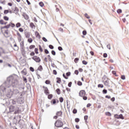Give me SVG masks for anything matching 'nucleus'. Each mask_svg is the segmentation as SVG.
<instances>
[{"label":"nucleus","mask_w":129,"mask_h":129,"mask_svg":"<svg viewBox=\"0 0 129 129\" xmlns=\"http://www.w3.org/2000/svg\"><path fill=\"white\" fill-rule=\"evenodd\" d=\"M10 91L13 92V94L15 95H18V94H20V91L17 89H13V90L12 89H10Z\"/></svg>","instance_id":"3"},{"label":"nucleus","mask_w":129,"mask_h":129,"mask_svg":"<svg viewBox=\"0 0 129 129\" xmlns=\"http://www.w3.org/2000/svg\"><path fill=\"white\" fill-rule=\"evenodd\" d=\"M39 51L41 52H43V48H42V46H41V45H38Z\"/></svg>","instance_id":"46"},{"label":"nucleus","mask_w":129,"mask_h":129,"mask_svg":"<svg viewBox=\"0 0 129 129\" xmlns=\"http://www.w3.org/2000/svg\"><path fill=\"white\" fill-rule=\"evenodd\" d=\"M84 16L85 18H86V19H90V16H88V14L87 13H85Z\"/></svg>","instance_id":"40"},{"label":"nucleus","mask_w":129,"mask_h":129,"mask_svg":"<svg viewBox=\"0 0 129 129\" xmlns=\"http://www.w3.org/2000/svg\"><path fill=\"white\" fill-rule=\"evenodd\" d=\"M42 88L44 89V93L46 95H48V94H50V92H49V89L48 87H45V86H43Z\"/></svg>","instance_id":"5"},{"label":"nucleus","mask_w":129,"mask_h":129,"mask_svg":"<svg viewBox=\"0 0 129 129\" xmlns=\"http://www.w3.org/2000/svg\"><path fill=\"white\" fill-rule=\"evenodd\" d=\"M39 49H38V48H35L34 49V52L35 53V54H39V51H38Z\"/></svg>","instance_id":"45"},{"label":"nucleus","mask_w":129,"mask_h":129,"mask_svg":"<svg viewBox=\"0 0 129 129\" xmlns=\"http://www.w3.org/2000/svg\"><path fill=\"white\" fill-rule=\"evenodd\" d=\"M56 92L57 94H58V95H60V94H61V91L60 90V89L59 88H57L56 90Z\"/></svg>","instance_id":"24"},{"label":"nucleus","mask_w":129,"mask_h":129,"mask_svg":"<svg viewBox=\"0 0 129 129\" xmlns=\"http://www.w3.org/2000/svg\"><path fill=\"white\" fill-rule=\"evenodd\" d=\"M14 114H17V113H19L20 112V110L19 109V108H16L15 110Z\"/></svg>","instance_id":"22"},{"label":"nucleus","mask_w":129,"mask_h":129,"mask_svg":"<svg viewBox=\"0 0 129 129\" xmlns=\"http://www.w3.org/2000/svg\"><path fill=\"white\" fill-rule=\"evenodd\" d=\"M48 95V99H50V100H51V99H52V98H53V95L52 94H48L47 95Z\"/></svg>","instance_id":"26"},{"label":"nucleus","mask_w":129,"mask_h":129,"mask_svg":"<svg viewBox=\"0 0 129 129\" xmlns=\"http://www.w3.org/2000/svg\"><path fill=\"white\" fill-rule=\"evenodd\" d=\"M11 27V24H8L7 25L5 26L4 27H2L1 28V30L4 29H9Z\"/></svg>","instance_id":"15"},{"label":"nucleus","mask_w":129,"mask_h":129,"mask_svg":"<svg viewBox=\"0 0 129 129\" xmlns=\"http://www.w3.org/2000/svg\"><path fill=\"white\" fill-rule=\"evenodd\" d=\"M102 83H104V85L105 86H108L109 87H110V86L109 85V81H108V79L104 81V80L102 81Z\"/></svg>","instance_id":"9"},{"label":"nucleus","mask_w":129,"mask_h":129,"mask_svg":"<svg viewBox=\"0 0 129 129\" xmlns=\"http://www.w3.org/2000/svg\"><path fill=\"white\" fill-rule=\"evenodd\" d=\"M19 84V81L18 80L15 79V78L11 75L7 78L6 81L0 86V93L2 92H5L7 88H10V87H17V85Z\"/></svg>","instance_id":"1"},{"label":"nucleus","mask_w":129,"mask_h":129,"mask_svg":"<svg viewBox=\"0 0 129 129\" xmlns=\"http://www.w3.org/2000/svg\"><path fill=\"white\" fill-rule=\"evenodd\" d=\"M22 16L25 20H29V16H28L26 13L23 14Z\"/></svg>","instance_id":"17"},{"label":"nucleus","mask_w":129,"mask_h":129,"mask_svg":"<svg viewBox=\"0 0 129 129\" xmlns=\"http://www.w3.org/2000/svg\"><path fill=\"white\" fill-rule=\"evenodd\" d=\"M56 82L58 83V84H60L61 83V78L59 77L56 78Z\"/></svg>","instance_id":"23"},{"label":"nucleus","mask_w":129,"mask_h":129,"mask_svg":"<svg viewBox=\"0 0 129 129\" xmlns=\"http://www.w3.org/2000/svg\"><path fill=\"white\" fill-rule=\"evenodd\" d=\"M44 53H45V54H49V50H48V49H45Z\"/></svg>","instance_id":"62"},{"label":"nucleus","mask_w":129,"mask_h":129,"mask_svg":"<svg viewBox=\"0 0 129 129\" xmlns=\"http://www.w3.org/2000/svg\"><path fill=\"white\" fill-rule=\"evenodd\" d=\"M7 14H9V10H4V14L7 15Z\"/></svg>","instance_id":"61"},{"label":"nucleus","mask_w":129,"mask_h":129,"mask_svg":"<svg viewBox=\"0 0 129 129\" xmlns=\"http://www.w3.org/2000/svg\"><path fill=\"white\" fill-rule=\"evenodd\" d=\"M85 94H86V92H85V90H82L79 92V96L81 97H82V96H85Z\"/></svg>","instance_id":"8"},{"label":"nucleus","mask_w":129,"mask_h":129,"mask_svg":"<svg viewBox=\"0 0 129 129\" xmlns=\"http://www.w3.org/2000/svg\"><path fill=\"white\" fill-rule=\"evenodd\" d=\"M19 94L20 95V97H23V94H25L24 93V90L22 92H20Z\"/></svg>","instance_id":"56"},{"label":"nucleus","mask_w":129,"mask_h":129,"mask_svg":"<svg viewBox=\"0 0 129 129\" xmlns=\"http://www.w3.org/2000/svg\"><path fill=\"white\" fill-rule=\"evenodd\" d=\"M98 87L99 88H103L104 86H103V85H102L101 84H99L98 85Z\"/></svg>","instance_id":"41"},{"label":"nucleus","mask_w":129,"mask_h":129,"mask_svg":"<svg viewBox=\"0 0 129 129\" xmlns=\"http://www.w3.org/2000/svg\"><path fill=\"white\" fill-rule=\"evenodd\" d=\"M87 34V32L86 31V30L83 31V35L84 36H86Z\"/></svg>","instance_id":"52"},{"label":"nucleus","mask_w":129,"mask_h":129,"mask_svg":"<svg viewBox=\"0 0 129 129\" xmlns=\"http://www.w3.org/2000/svg\"><path fill=\"white\" fill-rule=\"evenodd\" d=\"M78 61H79V58L78 57H76L74 59V62L75 63H78Z\"/></svg>","instance_id":"44"},{"label":"nucleus","mask_w":129,"mask_h":129,"mask_svg":"<svg viewBox=\"0 0 129 129\" xmlns=\"http://www.w3.org/2000/svg\"><path fill=\"white\" fill-rule=\"evenodd\" d=\"M14 47H16V49H15V50H16V51L18 50H19V47H18V45H17V43H15V44H14Z\"/></svg>","instance_id":"54"},{"label":"nucleus","mask_w":129,"mask_h":129,"mask_svg":"<svg viewBox=\"0 0 129 129\" xmlns=\"http://www.w3.org/2000/svg\"><path fill=\"white\" fill-rule=\"evenodd\" d=\"M50 103L51 104H56V103H59V100L56 99H53L51 101Z\"/></svg>","instance_id":"10"},{"label":"nucleus","mask_w":129,"mask_h":129,"mask_svg":"<svg viewBox=\"0 0 129 129\" xmlns=\"http://www.w3.org/2000/svg\"><path fill=\"white\" fill-rule=\"evenodd\" d=\"M66 76L67 77H69V76H70V75H71V73L70 72H67L66 74Z\"/></svg>","instance_id":"49"},{"label":"nucleus","mask_w":129,"mask_h":129,"mask_svg":"<svg viewBox=\"0 0 129 129\" xmlns=\"http://www.w3.org/2000/svg\"><path fill=\"white\" fill-rule=\"evenodd\" d=\"M21 26V23H19V22L17 23L16 25V28H20Z\"/></svg>","instance_id":"32"},{"label":"nucleus","mask_w":129,"mask_h":129,"mask_svg":"<svg viewBox=\"0 0 129 129\" xmlns=\"http://www.w3.org/2000/svg\"><path fill=\"white\" fill-rule=\"evenodd\" d=\"M73 113H74V114H76V113H77V109H74L73 110Z\"/></svg>","instance_id":"47"},{"label":"nucleus","mask_w":129,"mask_h":129,"mask_svg":"<svg viewBox=\"0 0 129 129\" xmlns=\"http://www.w3.org/2000/svg\"><path fill=\"white\" fill-rule=\"evenodd\" d=\"M13 96V93H8L7 94V97L8 98H11Z\"/></svg>","instance_id":"28"},{"label":"nucleus","mask_w":129,"mask_h":129,"mask_svg":"<svg viewBox=\"0 0 129 129\" xmlns=\"http://www.w3.org/2000/svg\"><path fill=\"white\" fill-rule=\"evenodd\" d=\"M18 102L20 104H22V103H24V99H23L22 97H20V98L18 99Z\"/></svg>","instance_id":"12"},{"label":"nucleus","mask_w":129,"mask_h":129,"mask_svg":"<svg viewBox=\"0 0 129 129\" xmlns=\"http://www.w3.org/2000/svg\"><path fill=\"white\" fill-rule=\"evenodd\" d=\"M114 116L115 118H117L118 119H119V118H120L121 119H124V117H123L122 114H120L119 115L115 114Z\"/></svg>","instance_id":"6"},{"label":"nucleus","mask_w":129,"mask_h":129,"mask_svg":"<svg viewBox=\"0 0 129 129\" xmlns=\"http://www.w3.org/2000/svg\"><path fill=\"white\" fill-rule=\"evenodd\" d=\"M30 27H31V29H34V28H36V26H35V24H34L33 23L31 22L30 23Z\"/></svg>","instance_id":"21"},{"label":"nucleus","mask_w":129,"mask_h":129,"mask_svg":"<svg viewBox=\"0 0 129 129\" xmlns=\"http://www.w3.org/2000/svg\"><path fill=\"white\" fill-rule=\"evenodd\" d=\"M77 84L79 86H82V82L80 81L78 82Z\"/></svg>","instance_id":"38"},{"label":"nucleus","mask_w":129,"mask_h":129,"mask_svg":"<svg viewBox=\"0 0 129 129\" xmlns=\"http://www.w3.org/2000/svg\"><path fill=\"white\" fill-rule=\"evenodd\" d=\"M87 61H86L85 60H84L82 61V63L84 64V65H87Z\"/></svg>","instance_id":"55"},{"label":"nucleus","mask_w":129,"mask_h":129,"mask_svg":"<svg viewBox=\"0 0 129 129\" xmlns=\"http://www.w3.org/2000/svg\"><path fill=\"white\" fill-rule=\"evenodd\" d=\"M75 121L76 122H79V121H80V119H79V118H76L75 119Z\"/></svg>","instance_id":"51"},{"label":"nucleus","mask_w":129,"mask_h":129,"mask_svg":"<svg viewBox=\"0 0 129 129\" xmlns=\"http://www.w3.org/2000/svg\"><path fill=\"white\" fill-rule=\"evenodd\" d=\"M51 54L53 56H55L56 55V52L55 51V50H51Z\"/></svg>","instance_id":"57"},{"label":"nucleus","mask_w":129,"mask_h":129,"mask_svg":"<svg viewBox=\"0 0 129 129\" xmlns=\"http://www.w3.org/2000/svg\"><path fill=\"white\" fill-rule=\"evenodd\" d=\"M37 70H38L39 71H43V67L41 65L39 66L37 69Z\"/></svg>","instance_id":"25"},{"label":"nucleus","mask_w":129,"mask_h":129,"mask_svg":"<svg viewBox=\"0 0 129 129\" xmlns=\"http://www.w3.org/2000/svg\"><path fill=\"white\" fill-rule=\"evenodd\" d=\"M32 59L37 63H40L41 62V58H40V57H38L37 56L35 55L32 57Z\"/></svg>","instance_id":"4"},{"label":"nucleus","mask_w":129,"mask_h":129,"mask_svg":"<svg viewBox=\"0 0 129 129\" xmlns=\"http://www.w3.org/2000/svg\"><path fill=\"white\" fill-rule=\"evenodd\" d=\"M3 19H4V20H5V21H9V18L8 16H4L3 17Z\"/></svg>","instance_id":"42"},{"label":"nucleus","mask_w":129,"mask_h":129,"mask_svg":"<svg viewBox=\"0 0 129 129\" xmlns=\"http://www.w3.org/2000/svg\"><path fill=\"white\" fill-rule=\"evenodd\" d=\"M21 50L22 54H26V51H25V49H24V47H21Z\"/></svg>","instance_id":"29"},{"label":"nucleus","mask_w":129,"mask_h":129,"mask_svg":"<svg viewBox=\"0 0 129 129\" xmlns=\"http://www.w3.org/2000/svg\"><path fill=\"white\" fill-rule=\"evenodd\" d=\"M102 93L103 94H106L107 93V90L104 89L102 90Z\"/></svg>","instance_id":"34"},{"label":"nucleus","mask_w":129,"mask_h":129,"mask_svg":"<svg viewBox=\"0 0 129 129\" xmlns=\"http://www.w3.org/2000/svg\"><path fill=\"white\" fill-rule=\"evenodd\" d=\"M121 79H122V80H125V76H124V75L121 76Z\"/></svg>","instance_id":"60"},{"label":"nucleus","mask_w":129,"mask_h":129,"mask_svg":"<svg viewBox=\"0 0 129 129\" xmlns=\"http://www.w3.org/2000/svg\"><path fill=\"white\" fill-rule=\"evenodd\" d=\"M117 14H121V13H122V11L121 10V9H118L117 10Z\"/></svg>","instance_id":"50"},{"label":"nucleus","mask_w":129,"mask_h":129,"mask_svg":"<svg viewBox=\"0 0 129 129\" xmlns=\"http://www.w3.org/2000/svg\"><path fill=\"white\" fill-rule=\"evenodd\" d=\"M9 110L10 112H14V111L15 110V106L11 105L9 107Z\"/></svg>","instance_id":"11"},{"label":"nucleus","mask_w":129,"mask_h":129,"mask_svg":"<svg viewBox=\"0 0 129 129\" xmlns=\"http://www.w3.org/2000/svg\"><path fill=\"white\" fill-rule=\"evenodd\" d=\"M35 47H36V46H35V45H31L29 46V49H30V50H32V49H34L35 48Z\"/></svg>","instance_id":"35"},{"label":"nucleus","mask_w":129,"mask_h":129,"mask_svg":"<svg viewBox=\"0 0 129 129\" xmlns=\"http://www.w3.org/2000/svg\"><path fill=\"white\" fill-rule=\"evenodd\" d=\"M28 43H32V42H33V39L32 38H30V37L28 38Z\"/></svg>","instance_id":"31"},{"label":"nucleus","mask_w":129,"mask_h":129,"mask_svg":"<svg viewBox=\"0 0 129 129\" xmlns=\"http://www.w3.org/2000/svg\"><path fill=\"white\" fill-rule=\"evenodd\" d=\"M29 69L31 71V72H34V71H35V69H34V68L32 67H30Z\"/></svg>","instance_id":"59"},{"label":"nucleus","mask_w":129,"mask_h":129,"mask_svg":"<svg viewBox=\"0 0 129 129\" xmlns=\"http://www.w3.org/2000/svg\"><path fill=\"white\" fill-rule=\"evenodd\" d=\"M25 35L26 38H30V36H31V34H30L29 32H26L25 33Z\"/></svg>","instance_id":"20"},{"label":"nucleus","mask_w":129,"mask_h":129,"mask_svg":"<svg viewBox=\"0 0 129 129\" xmlns=\"http://www.w3.org/2000/svg\"><path fill=\"white\" fill-rule=\"evenodd\" d=\"M20 47L21 48H24V41L20 42Z\"/></svg>","instance_id":"36"},{"label":"nucleus","mask_w":129,"mask_h":129,"mask_svg":"<svg viewBox=\"0 0 129 129\" xmlns=\"http://www.w3.org/2000/svg\"><path fill=\"white\" fill-rule=\"evenodd\" d=\"M23 81L25 83H27V82H28V81L27 80V78H26L25 77H23Z\"/></svg>","instance_id":"39"},{"label":"nucleus","mask_w":129,"mask_h":129,"mask_svg":"<svg viewBox=\"0 0 129 129\" xmlns=\"http://www.w3.org/2000/svg\"><path fill=\"white\" fill-rule=\"evenodd\" d=\"M24 122V120L20 119L18 121V124H19L20 126H23L24 124L23 122Z\"/></svg>","instance_id":"14"},{"label":"nucleus","mask_w":129,"mask_h":129,"mask_svg":"<svg viewBox=\"0 0 129 129\" xmlns=\"http://www.w3.org/2000/svg\"><path fill=\"white\" fill-rule=\"evenodd\" d=\"M39 5L40 6V7H41V8H43V7H44V3L40 2L39 3Z\"/></svg>","instance_id":"33"},{"label":"nucleus","mask_w":129,"mask_h":129,"mask_svg":"<svg viewBox=\"0 0 129 129\" xmlns=\"http://www.w3.org/2000/svg\"><path fill=\"white\" fill-rule=\"evenodd\" d=\"M35 36H36V38L41 39V35H40V33H39V32H38V31L35 32Z\"/></svg>","instance_id":"16"},{"label":"nucleus","mask_w":129,"mask_h":129,"mask_svg":"<svg viewBox=\"0 0 129 129\" xmlns=\"http://www.w3.org/2000/svg\"><path fill=\"white\" fill-rule=\"evenodd\" d=\"M4 23H5V21H4V20L1 19V20H0V24H1V25H4Z\"/></svg>","instance_id":"58"},{"label":"nucleus","mask_w":129,"mask_h":129,"mask_svg":"<svg viewBox=\"0 0 129 129\" xmlns=\"http://www.w3.org/2000/svg\"><path fill=\"white\" fill-rule=\"evenodd\" d=\"M9 25H10V27H12V28H15L16 27V25L12 22H10Z\"/></svg>","instance_id":"27"},{"label":"nucleus","mask_w":129,"mask_h":129,"mask_svg":"<svg viewBox=\"0 0 129 129\" xmlns=\"http://www.w3.org/2000/svg\"><path fill=\"white\" fill-rule=\"evenodd\" d=\"M63 101H64V99L63 98V97H60L59 98V102H60L61 103H62V102H63Z\"/></svg>","instance_id":"43"},{"label":"nucleus","mask_w":129,"mask_h":129,"mask_svg":"<svg viewBox=\"0 0 129 129\" xmlns=\"http://www.w3.org/2000/svg\"><path fill=\"white\" fill-rule=\"evenodd\" d=\"M112 74H113V75H115L116 77H117V76H118L117 75H116V72H115V71H112Z\"/></svg>","instance_id":"30"},{"label":"nucleus","mask_w":129,"mask_h":129,"mask_svg":"<svg viewBox=\"0 0 129 129\" xmlns=\"http://www.w3.org/2000/svg\"><path fill=\"white\" fill-rule=\"evenodd\" d=\"M0 103L3 104V105H5V104L8 103V102H7V99L3 98H0Z\"/></svg>","instance_id":"7"},{"label":"nucleus","mask_w":129,"mask_h":129,"mask_svg":"<svg viewBox=\"0 0 129 129\" xmlns=\"http://www.w3.org/2000/svg\"><path fill=\"white\" fill-rule=\"evenodd\" d=\"M47 58L50 62H52V59H51V56H50V55H47Z\"/></svg>","instance_id":"53"},{"label":"nucleus","mask_w":129,"mask_h":129,"mask_svg":"<svg viewBox=\"0 0 129 129\" xmlns=\"http://www.w3.org/2000/svg\"><path fill=\"white\" fill-rule=\"evenodd\" d=\"M14 12H15L16 15H19V8H18V7H15Z\"/></svg>","instance_id":"13"},{"label":"nucleus","mask_w":129,"mask_h":129,"mask_svg":"<svg viewBox=\"0 0 129 129\" xmlns=\"http://www.w3.org/2000/svg\"><path fill=\"white\" fill-rule=\"evenodd\" d=\"M54 125L56 127H62L63 126V122L60 120H57L54 123Z\"/></svg>","instance_id":"2"},{"label":"nucleus","mask_w":129,"mask_h":129,"mask_svg":"<svg viewBox=\"0 0 129 129\" xmlns=\"http://www.w3.org/2000/svg\"><path fill=\"white\" fill-rule=\"evenodd\" d=\"M21 73L23 75H27V69H24V70L21 71Z\"/></svg>","instance_id":"18"},{"label":"nucleus","mask_w":129,"mask_h":129,"mask_svg":"<svg viewBox=\"0 0 129 129\" xmlns=\"http://www.w3.org/2000/svg\"><path fill=\"white\" fill-rule=\"evenodd\" d=\"M30 56H35V52L34 51H32L30 54Z\"/></svg>","instance_id":"63"},{"label":"nucleus","mask_w":129,"mask_h":129,"mask_svg":"<svg viewBox=\"0 0 129 129\" xmlns=\"http://www.w3.org/2000/svg\"><path fill=\"white\" fill-rule=\"evenodd\" d=\"M106 115H107L108 116H111V113L110 112H106L105 113Z\"/></svg>","instance_id":"37"},{"label":"nucleus","mask_w":129,"mask_h":129,"mask_svg":"<svg viewBox=\"0 0 129 129\" xmlns=\"http://www.w3.org/2000/svg\"><path fill=\"white\" fill-rule=\"evenodd\" d=\"M48 47H49V48L51 49V50H53V49H54V46H53L51 44L49 45Z\"/></svg>","instance_id":"48"},{"label":"nucleus","mask_w":129,"mask_h":129,"mask_svg":"<svg viewBox=\"0 0 129 129\" xmlns=\"http://www.w3.org/2000/svg\"><path fill=\"white\" fill-rule=\"evenodd\" d=\"M62 114L63 113L61 111H57L56 113V115H57L58 116H61V115H62Z\"/></svg>","instance_id":"19"},{"label":"nucleus","mask_w":129,"mask_h":129,"mask_svg":"<svg viewBox=\"0 0 129 129\" xmlns=\"http://www.w3.org/2000/svg\"><path fill=\"white\" fill-rule=\"evenodd\" d=\"M45 84H50V81L47 80L45 82Z\"/></svg>","instance_id":"64"}]
</instances>
